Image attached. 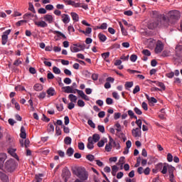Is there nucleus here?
<instances>
[{
	"label": "nucleus",
	"instance_id": "f257e3e1",
	"mask_svg": "<svg viewBox=\"0 0 182 182\" xmlns=\"http://www.w3.org/2000/svg\"><path fill=\"white\" fill-rule=\"evenodd\" d=\"M162 168L163 169L161 170V173H162V174H167L168 170L170 181L176 182L174 181V171L176 170V168L174 166H172L171 165H168V164L167 163H164Z\"/></svg>",
	"mask_w": 182,
	"mask_h": 182
},
{
	"label": "nucleus",
	"instance_id": "f03ea898",
	"mask_svg": "<svg viewBox=\"0 0 182 182\" xmlns=\"http://www.w3.org/2000/svg\"><path fill=\"white\" fill-rule=\"evenodd\" d=\"M18 167V164L15 159H9L6 161L4 164V171L6 173H14Z\"/></svg>",
	"mask_w": 182,
	"mask_h": 182
},
{
	"label": "nucleus",
	"instance_id": "7ed1b4c3",
	"mask_svg": "<svg viewBox=\"0 0 182 182\" xmlns=\"http://www.w3.org/2000/svg\"><path fill=\"white\" fill-rule=\"evenodd\" d=\"M168 18H166L168 20L165 22H170V21H173V22H176V21H178L180 19L181 14H180V11L177 10L170 11L168 13Z\"/></svg>",
	"mask_w": 182,
	"mask_h": 182
},
{
	"label": "nucleus",
	"instance_id": "20e7f679",
	"mask_svg": "<svg viewBox=\"0 0 182 182\" xmlns=\"http://www.w3.org/2000/svg\"><path fill=\"white\" fill-rule=\"evenodd\" d=\"M151 15L152 18H154L155 21H162L163 22H166V21H168L167 17H166L164 14H160V12L157 11H152Z\"/></svg>",
	"mask_w": 182,
	"mask_h": 182
},
{
	"label": "nucleus",
	"instance_id": "39448f33",
	"mask_svg": "<svg viewBox=\"0 0 182 182\" xmlns=\"http://www.w3.org/2000/svg\"><path fill=\"white\" fill-rule=\"evenodd\" d=\"M77 176L80 178L82 181H85V180H87L88 175L86 171H82L80 170V168H77Z\"/></svg>",
	"mask_w": 182,
	"mask_h": 182
},
{
	"label": "nucleus",
	"instance_id": "423d86ee",
	"mask_svg": "<svg viewBox=\"0 0 182 182\" xmlns=\"http://www.w3.org/2000/svg\"><path fill=\"white\" fill-rule=\"evenodd\" d=\"M161 20H155L154 21L151 22L149 25V29H154L155 28H158V26H160L162 23Z\"/></svg>",
	"mask_w": 182,
	"mask_h": 182
},
{
	"label": "nucleus",
	"instance_id": "0eeeda50",
	"mask_svg": "<svg viewBox=\"0 0 182 182\" xmlns=\"http://www.w3.org/2000/svg\"><path fill=\"white\" fill-rule=\"evenodd\" d=\"M63 2L66 4V5H71V6H74V8H81L82 4L75 3L72 0H63Z\"/></svg>",
	"mask_w": 182,
	"mask_h": 182
},
{
	"label": "nucleus",
	"instance_id": "6e6552de",
	"mask_svg": "<svg viewBox=\"0 0 182 182\" xmlns=\"http://www.w3.org/2000/svg\"><path fill=\"white\" fill-rule=\"evenodd\" d=\"M6 154L1 153L0 154V169L4 170V164L5 163V160H6Z\"/></svg>",
	"mask_w": 182,
	"mask_h": 182
},
{
	"label": "nucleus",
	"instance_id": "1a4fd4ad",
	"mask_svg": "<svg viewBox=\"0 0 182 182\" xmlns=\"http://www.w3.org/2000/svg\"><path fill=\"white\" fill-rule=\"evenodd\" d=\"M132 134L134 137H141V130L139 128L133 129Z\"/></svg>",
	"mask_w": 182,
	"mask_h": 182
},
{
	"label": "nucleus",
	"instance_id": "9d476101",
	"mask_svg": "<svg viewBox=\"0 0 182 182\" xmlns=\"http://www.w3.org/2000/svg\"><path fill=\"white\" fill-rule=\"evenodd\" d=\"M34 24L38 28H47L48 23L45 21H34Z\"/></svg>",
	"mask_w": 182,
	"mask_h": 182
},
{
	"label": "nucleus",
	"instance_id": "9b49d317",
	"mask_svg": "<svg viewBox=\"0 0 182 182\" xmlns=\"http://www.w3.org/2000/svg\"><path fill=\"white\" fill-rule=\"evenodd\" d=\"M87 148L89 150H93V149H95V142H93V141H92V136L88 137L87 139Z\"/></svg>",
	"mask_w": 182,
	"mask_h": 182
},
{
	"label": "nucleus",
	"instance_id": "f8f14e48",
	"mask_svg": "<svg viewBox=\"0 0 182 182\" xmlns=\"http://www.w3.org/2000/svg\"><path fill=\"white\" fill-rule=\"evenodd\" d=\"M16 149H9L8 151V153L12 156L16 160L19 161V157L18 156V154L16 153Z\"/></svg>",
	"mask_w": 182,
	"mask_h": 182
},
{
	"label": "nucleus",
	"instance_id": "ddd939ff",
	"mask_svg": "<svg viewBox=\"0 0 182 182\" xmlns=\"http://www.w3.org/2000/svg\"><path fill=\"white\" fill-rule=\"evenodd\" d=\"M176 56H177V58H181V56H182V46L181 45L176 46Z\"/></svg>",
	"mask_w": 182,
	"mask_h": 182
},
{
	"label": "nucleus",
	"instance_id": "4468645a",
	"mask_svg": "<svg viewBox=\"0 0 182 182\" xmlns=\"http://www.w3.org/2000/svg\"><path fill=\"white\" fill-rule=\"evenodd\" d=\"M0 179L4 182L9 181V177H8L6 174L2 171H0Z\"/></svg>",
	"mask_w": 182,
	"mask_h": 182
},
{
	"label": "nucleus",
	"instance_id": "2eb2a0df",
	"mask_svg": "<svg viewBox=\"0 0 182 182\" xmlns=\"http://www.w3.org/2000/svg\"><path fill=\"white\" fill-rule=\"evenodd\" d=\"M44 21L46 22H48L49 23H52L53 22V16L50 14H46L43 16Z\"/></svg>",
	"mask_w": 182,
	"mask_h": 182
},
{
	"label": "nucleus",
	"instance_id": "dca6fc26",
	"mask_svg": "<svg viewBox=\"0 0 182 182\" xmlns=\"http://www.w3.org/2000/svg\"><path fill=\"white\" fill-rule=\"evenodd\" d=\"M163 49H164L163 44L157 45L155 48V52L156 53H161V52H163Z\"/></svg>",
	"mask_w": 182,
	"mask_h": 182
},
{
	"label": "nucleus",
	"instance_id": "f3484780",
	"mask_svg": "<svg viewBox=\"0 0 182 182\" xmlns=\"http://www.w3.org/2000/svg\"><path fill=\"white\" fill-rule=\"evenodd\" d=\"M20 137L21 139H26V131L25 130L24 127H21Z\"/></svg>",
	"mask_w": 182,
	"mask_h": 182
},
{
	"label": "nucleus",
	"instance_id": "a211bd4d",
	"mask_svg": "<svg viewBox=\"0 0 182 182\" xmlns=\"http://www.w3.org/2000/svg\"><path fill=\"white\" fill-rule=\"evenodd\" d=\"M100 140V135L99 134H94L92 137V141L97 143Z\"/></svg>",
	"mask_w": 182,
	"mask_h": 182
},
{
	"label": "nucleus",
	"instance_id": "6ab92c4d",
	"mask_svg": "<svg viewBox=\"0 0 182 182\" xmlns=\"http://www.w3.org/2000/svg\"><path fill=\"white\" fill-rule=\"evenodd\" d=\"M33 16H35V18H38L37 16L33 15L32 13H27V14H24L23 18V19H32V18H33Z\"/></svg>",
	"mask_w": 182,
	"mask_h": 182
},
{
	"label": "nucleus",
	"instance_id": "aec40b11",
	"mask_svg": "<svg viewBox=\"0 0 182 182\" xmlns=\"http://www.w3.org/2000/svg\"><path fill=\"white\" fill-rule=\"evenodd\" d=\"M47 95H48V96H55V95H56V91H55L53 87H50L47 90Z\"/></svg>",
	"mask_w": 182,
	"mask_h": 182
},
{
	"label": "nucleus",
	"instance_id": "412c9836",
	"mask_svg": "<svg viewBox=\"0 0 182 182\" xmlns=\"http://www.w3.org/2000/svg\"><path fill=\"white\" fill-rule=\"evenodd\" d=\"M68 98L70 99V100L72 103H76V102L77 100V97H76V95H75L73 94H70L68 95Z\"/></svg>",
	"mask_w": 182,
	"mask_h": 182
},
{
	"label": "nucleus",
	"instance_id": "4be33fe9",
	"mask_svg": "<svg viewBox=\"0 0 182 182\" xmlns=\"http://www.w3.org/2000/svg\"><path fill=\"white\" fill-rule=\"evenodd\" d=\"M62 18H63L62 21H63V23H69V22L70 21L69 18V15L63 14Z\"/></svg>",
	"mask_w": 182,
	"mask_h": 182
},
{
	"label": "nucleus",
	"instance_id": "5701e85b",
	"mask_svg": "<svg viewBox=\"0 0 182 182\" xmlns=\"http://www.w3.org/2000/svg\"><path fill=\"white\" fill-rule=\"evenodd\" d=\"M33 87L34 90L36 92H41V90H43V85L41 84H36Z\"/></svg>",
	"mask_w": 182,
	"mask_h": 182
},
{
	"label": "nucleus",
	"instance_id": "b1692460",
	"mask_svg": "<svg viewBox=\"0 0 182 182\" xmlns=\"http://www.w3.org/2000/svg\"><path fill=\"white\" fill-rule=\"evenodd\" d=\"M70 15L73 18V21H74L75 22H79V15H77V14L75 12H71Z\"/></svg>",
	"mask_w": 182,
	"mask_h": 182
},
{
	"label": "nucleus",
	"instance_id": "393cba45",
	"mask_svg": "<svg viewBox=\"0 0 182 182\" xmlns=\"http://www.w3.org/2000/svg\"><path fill=\"white\" fill-rule=\"evenodd\" d=\"M117 171H119V168L117 167V166L114 165L112 166V175L113 176V177L116 176V173H117Z\"/></svg>",
	"mask_w": 182,
	"mask_h": 182
},
{
	"label": "nucleus",
	"instance_id": "a878e982",
	"mask_svg": "<svg viewBox=\"0 0 182 182\" xmlns=\"http://www.w3.org/2000/svg\"><path fill=\"white\" fill-rule=\"evenodd\" d=\"M62 89L64 90L65 93H71V92H73V88L70 86L63 87Z\"/></svg>",
	"mask_w": 182,
	"mask_h": 182
},
{
	"label": "nucleus",
	"instance_id": "bb28decb",
	"mask_svg": "<svg viewBox=\"0 0 182 182\" xmlns=\"http://www.w3.org/2000/svg\"><path fill=\"white\" fill-rule=\"evenodd\" d=\"M63 177L65 178V182L68 181L67 178H69L70 177V171L65 170L63 173Z\"/></svg>",
	"mask_w": 182,
	"mask_h": 182
},
{
	"label": "nucleus",
	"instance_id": "cd10ccee",
	"mask_svg": "<svg viewBox=\"0 0 182 182\" xmlns=\"http://www.w3.org/2000/svg\"><path fill=\"white\" fill-rule=\"evenodd\" d=\"M74 153H75V150L73 149L72 147H70L67 149L66 154L67 156H68V157H72Z\"/></svg>",
	"mask_w": 182,
	"mask_h": 182
},
{
	"label": "nucleus",
	"instance_id": "c85d7f7f",
	"mask_svg": "<svg viewBox=\"0 0 182 182\" xmlns=\"http://www.w3.org/2000/svg\"><path fill=\"white\" fill-rule=\"evenodd\" d=\"M98 38L101 42H106V40L107 39V37H106L105 34L102 33L98 34Z\"/></svg>",
	"mask_w": 182,
	"mask_h": 182
},
{
	"label": "nucleus",
	"instance_id": "c756f323",
	"mask_svg": "<svg viewBox=\"0 0 182 182\" xmlns=\"http://www.w3.org/2000/svg\"><path fill=\"white\" fill-rule=\"evenodd\" d=\"M53 33L54 34H57L58 37L59 38V36H62V38H63V39H66V36H65V34H63V33L59 31H53Z\"/></svg>",
	"mask_w": 182,
	"mask_h": 182
},
{
	"label": "nucleus",
	"instance_id": "7c9ffc66",
	"mask_svg": "<svg viewBox=\"0 0 182 182\" xmlns=\"http://www.w3.org/2000/svg\"><path fill=\"white\" fill-rule=\"evenodd\" d=\"M64 143L65 144H67V146L72 144V138H70V136H66L64 139Z\"/></svg>",
	"mask_w": 182,
	"mask_h": 182
},
{
	"label": "nucleus",
	"instance_id": "2f4dec72",
	"mask_svg": "<svg viewBox=\"0 0 182 182\" xmlns=\"http://www.w3.org/2000/svg\"><path fill=\"white\" fill-rule=\"evenodd\" d=\"M28 11H31V12H33V14H36V11L35 10V7L33 6V4L31 2L28 3Z\"/></svg>",
	"mask_w": 182,
	"mask_h": 182
},
{
	"label": "nucleus",
	"instance_id": "473e14b6",
	"mask_svg": "<svg viewBox=\"0 0 182 182\" xmlns=\"http://www.w3.org/2000/svg\"><path fill=\"white\" fill-rule=\"evenodd\" d=\"M128 115L130 117V119H137V116L134 114V112L132 110H128Z\"/></svg>",
	"mask_w": 182,
	"mask_h": 182
},
{
	"label": "nucleus",
	"instance_id": "72a5a7b5",
	"mask_svg": "<svg viewBox=\"0 0 182 182\" xmlns=\"http://www.w3.org/2000/svg\"><path fill=\"white\" fill-rule=\"evenodd\" d=\"M2 45H6L8 42V36L6 35L1 36Z\"/></svg>",
	"mask_w": 182,
	"mask_h": 182
},
{
	"label": "nucleus",
	"instance_id": "f704fd0d",
	"mask_svg": "<svg viewBox=\"0 0 182 182\" xmlns=\"http://www.w3.org/2000/svg\"><path fill=\"white\" fill-rule=\"evenodd\" d=\"M124 156H122L119 158L118 164L121 165V170H123V164H124Z\"/></svg>",
	"mask_w": 182,
	"mask_h": 182
},
{
	"label": "nucleus",
	"instance_id": "c9c22d12",
	"mask_svg": "<svg viewBox=\"0 0 182 182\" xmlns=\"http://www.w3.org/2000/svg\"><path fill=\"white\" fill-rule=\"evenodd\" d=\"M42 177H43V173H39L38 175H36V180L37 182L42 181Z\"/></svg>",
	"mask_w": 182,
	"mask_h": 182
},
{
	"label": "nucleus",
	"instance_id": "e433bc0d",
	"mask_svg": "<svg viewBox=\"0 0 182 182\" xmlns=\"http://www.w3.org/2000/svg\"><path fill=\"white\" fill-rule=\"evenodd\" d=\"M38 97L40 100H42L43 99H45V97H46V92H41L38 95Z\"/></svg>",
	"mask_w": 182,
	"mask_h": 182
},
{
	"label": "nucleus",
	"instance_id": "4c0bfd02",
	"mask_svg": "<svg viewBox=\"0 0 182 182\" xmlns=\"http://www.w3.org/2000/svg\"><path fill=\"white\" fill-rule=\"evenodd\" d=\"M135 123L138 126L137 129H139V130H141V124H142L141 119H136Z\"/></svg>",
	"mask_w": 182,
	"mask_h": 182
},
{
	"label": "nucleus",
	"instance_id": "58836bf2",
	"mask_svg": "<svg viewBox=\"0 0 182 182\" xmlns=\"http://www.w3.org/2000/svg\"><path fill=\"white\" fill-rule=\"evenodd\" d=\"M48 133H50V132H55V127L53 124L50 123L48 124Z\"/></svg>",
	"mask_w": 182,
	"mask_h": 182
},
{
	"label": "nucleus",
	"instance_id": "ea45409f",
	"mask_svg": "<svg viewBox=\"0 0 182 182\" xmlns=\"http://www.w3.org/2000/svg\"><path fill=\"white\" fill-rule=\"evenodd\" d=\"M70 50H71V52H73V53L80 52V49H79V48H77V46H73V47H70Z\"/></svg>",
	"mask_w": 182,
	"mask_h": 182
},
{
	"label": "nucleus",
	"instance_id": "a19ab883",
	"mask_svg": "<svg viewBox=\"0 0 182 182\" xmlns=\"http://www.w3.org/2000/svg\"><path fill=\"white\" fill-rule=\"evenodd\" d=\"M141 53H143L144 56H151V53L147 49L143 50Z\"/></svg>",
	"mask_w": 182,
	"mask_h": 182
},
{
	"label": "nucleus",
	"instance_id": "79ce46f5",
	"mask_svg": "<svg viewBox=\"0 0 182 182\" xmlns=\"http://www.w3.org/2000/svg\"><path fill=\"white\" fill-rule=\"evenodd\" d=\"M124 86L126 89H130V87H133V81L126 82Z\"/></svg>",
	"mask_w": 182,
	"mask_h": 182
},
{
	"label": "nucleus",
	"instance_id": "37998d69",
	"mask_svg": "<svg viewBox=\"0 0 182 182\" xmlns=\"http://www.w3.org/2000/svg\"><path fill=\"white\" fill-rule=\"evenodd\" d=\"M55 107L57 110H58V112H63V104H55Z\"/></svg>",
	"mask_w": 182,
	"mask_h": 182
},
{
	"label": "nucleus",
	"instance_id": "c03bdc74",
	"mask_svg": "<svg viewBox=\"0 0 182 182\" xmlns=\"http://www.w3.org/2000/svg\"><path fill=\"white\" fill-rule=\"evenodd\" d=\"M74 46H77V48H80V50H85V48H86L85 44H74Z\"/></svg>",
	"mask_w": 182,
	"mask_h": 182
},
{
	"label": "nucleus",
	"instance_id": "a18cd8bd",
	"mask_svg": "<svg viewBox=\"0 0 182 182\" xmlns=\"http://www.w3.org/2000/svg\"><path fill=\"white\" fill-rule=\"evenodd\" d=\"M53 72L55 73V75H60V69H59L58 67H53Z\"/></svg>",
	"mask_w": 182,
	"mask_h": 182
},
{
	"label": "nucleus",
	"instance_id": "49530a36",
	"mask_svg": "<svg viewBox=\"0 0 182 182\" xmlns=\"http://www.w3.org/2000/svg\"><path fill=\"white\" fill-rule=\"evenodd\" d=\"M86 159L89 161H93L95 160V156H93L92 154H88L86 156Z\"/></svg>",
	"mask_w": 182,
	"mask_h": 182
},
{
	"label": "nucleus",
	"instance_id": "de8ad7c7",
	"mask_svg": "<svg viewBox=\"0 0 182 182\" xmlns=\"http://www.w3.org/2000/svg\"><path fill=\"white\" fill-rule=\"evenodd\" d=\"M101 56L102 58H103L105 60H106V59H107V58L110 56V53L109 52L104 53L101 55Z\"/></svg>",
	"mask_w": 182,
	"mask_h": 182
},
{
	"label": "nucleus",
	"instance_id": "09e8293b",
	"mask_svg": "<svg viewBox=\"0 0 182 182\" xmlns=\"http://www.w3.org/2000/svg\"><path fill=\"white\" fill-rule=\"evenodd\" d=\"M87 123L89 126H90V127H92V129L96 128V124H95V123L93 122V121H92V119H88Z\"/></svg>",
	"mask_w": 182,
	"mask_h": 182
},
{
	"label": "nucleus",
	"instance_id": "8fccbe9b",
	"mask_svg": "<svg viewBox=\"0 0 182 182\" xmlns=\"http://www.w3.org/2000/svg\"><path fill=\"white\" fill-rule=\"evenodd\" d=\"M55 134L57 136H60V134H62V130H60V127L58 126L55 127Z\"/></svg>",
	"mask_w": 182,
	"mask_h": 182
},
{
	"label": "nucleus",
	"instance_id": "3c124183",
	"mask_svg": "<svg viewBox=\"0 0 182 182\" xmlns=\"http://www.w3.org/2000/svg\"><path fill=\"white\" fill-rule=\"evenodd\" d=\"M163 163H159L156 165V170H159V171H161L163 170Z\"/></svg>",
	"mask_w": 182,
	"mask_h": 182
},
{
	"label": "nucleus",
	"instance_id": "603ef678",
	"mask_svg": "<svg viewBox=\"0 0 182 182\" xmlns=\"http://www.w3.org/2000/svg\"><path fill=\"white\" fill-rule=\"evenodd\" d=\"M134 111L135 112L136 114H139V116L143 114V112H141V110L138 107H134Z\"/></svg>",
	"mask_w": 182,
	"mask_h": 182
},
{
	"label": "nucleus",
	"instance_id": "864d4df0",
	"mask_svg": "<svg viewBox=\"0 0 182 182\" xmlns=\"http://www.w3.org/2000/svg\"><path fill=\"white\" fill-rule=\"evenodd\" d=\"M97 29H107V23H103L100 27L97 26Z\"/></svg>",
	"mask_w": 182,
	"mask_h": 182
},
{
	"label": "nucleus",
	"instance_id": "5fc2aeb1",
	"mask_svg": "<svg viewBox=\"0 0 182 182\" xmlns=\"http://www.w3.org/2000/svg\"><path fill=\"white\" fill-rule=\"evenodd\" d=\"M77 106H79V107H84V106H85V101L82 100H78V101H77Z\"/></svg>",
	"mask_w": 182,
	"mask_h": 182
},
{
	"label": "nucleus",
	"instance_id": "6e6d98bb",
	"mask_svg": "<svg viewBox=\"0 0 182 182\" xmlns=\"http://www.w3.org/2000/svg\"><path fill=\"white\" fill-rule=\"evenodd\" d=\"M130 60H131V62H136V60H137V55L132 54L130 56Z\"/></svg>",
	"mask_w": 182,
	"mask_h": 182
},
{
	"label": "nucleus",
	"instance_id": "4d7b16f0",
	"mask_svg": "<svg viewBox=\"0 0 182 182\" xmlns=\"http://www.w3.org/2000/svg\"><path fill=\"white\" fill-rule=\"evenodd\" d=\"M105 150L106 151H112V144H110V143H108L106 144L105 146Z\"/></svg>",
	"mask_w": 182,
	"mask_h": 182
},
{
	"label": "nucleus",
	"instance_id": "13d9d810",
	"mask_svg": "<svg viewBox=\"0 0 182 182\" xmlns=\"http://www.w3.org/2000/svg\"><path fill=\"white\" fill-rule=\"evenodd\" d=\"M13 65H14V66H18V65H22V61H21V60H19V59H17V60H16L14 61V63H13Z\"/></svg>",
	"mask_w": 182,
	"mask_h": 182
},
{
	"label": "nucleus",
	"instance_id": "bf43d9fd",
	"mask_svg": "<svg viewBox=\"0 0 182 182\" xmlns=\"http://www.w3.org/2000/svg\"><path fill=\"white\" fill-rule=\"evenodd\" d=\"M139 92H140V86L136 85L133 90V94L136 95V93H139Z\"/></svg>",
	"mask_w": 182,
	"mask_h": 182
},
{
	"label": "nucleus",
	"instance_id": "052dcab7",
	"mask_svg": "<svg viewBox=\"0 0 182 182\" xmlns=\"http://www.w3.org/2000/svg\"><path fill=\"white\" fill-rule=\"evenodd\" d=\"M97 129H98L99 132H100L101 133H105V126L98 125Z\"/></svg>",
	"mask_w": 182,
	"mask_h": 182
},
{
	"label": "nucleus",
	"instance_id": "680f3d73",
	"mask_svg": "<svg viewBox=\"0 0 182 182\" xmlns=\"http://www.w3.org/2000/svg\"><path fill=\"white\" fill-rule=\"evenodd\" d=\"M167 161L169 162V163H171V161H173V155L170 153H168L167 154Z\"/></svg>",
	"mask_w": 182,
	"mask_h": 182
},
{
	"label": "nucleus",
	"instance_id": "e2e57ef3",
	"mask_svg": "<svg viewBox=\"0 0 182 182\" xmlns=\"http://www.w3.org/2000/svg\"><path fill=\"white\" fill-rule=\"evenodd\" d=\"M78 149L79 150H85V144L83 142L78 143Z\"/></svg>",
	"mask_w": 182,
	"mask_h": 182
},
{
	"label": "nucleus",
	"instance_id": "0e129e2a",
	"mask_svg": "<svg viewBox=\"0 0 182 182\" xmlns=\"http://www.w3.org/2000/svg\"><path fill=\"white\" fill-rule=\"evenodd\" d=\"M150 171H151L150 168L146 167V168L144 170V174H145V176H149V174H150Z\"/></svg>",
	"mask_w": 182,
	"mask_h": 182
},
{
	"label": "nucleus",
	"instance_id": "69168bd1",
	"mask_svg": "<svg viewBox=\"0 0 182 182\" xmlns=\"http://www.w3.org/2000/svg\"><path fill=\"white\" fill-rule=\"evenodd\" d=\"M106 103H107V105H113V99H112L110 97H107L106 99Z\"/></svg>",
	"mask_w": 182,
	"mask_h": 182
},
{
	"label": "nucleus",
	"instance_id": "338daca9",
	"mask_svg": "<svg viewBox=\"0 0 182 182\" xmlns=\"http://www.w3.org/2000/svg\"><path fill=\"white\" fill-rule=\"evenodd\" d=\"M38 14H46V9L41 8L38 10Z\"/></svg>",
	"mask_w": 182,
	"mask_h": 182
},
{
	"label": "nucleus",
	"instance_id": "774afa93",
	"mask_svg": "<svg viewBox=\"0 0 182 182\" xmlns=\"http://www.w3.org/2000/svg\"><path fill=\"white\" fill-rule=\"evenodd\" d=\"M97 146L99 147H103L105 146V140L101 139L100 141H98Z\"/></svg>",
	"mask_w": 182,
	"mask_h": 182
}]
</instances>
